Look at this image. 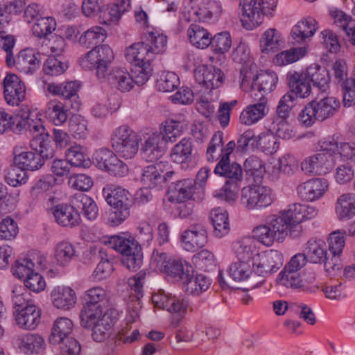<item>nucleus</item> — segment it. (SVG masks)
<instances>
[{"mask_svg":"<svg viewBox=\"0 0 355 355\" xmlns=\"http://www.w3.org/2000/svg\"><path fill=\"white\" fill-rule=\"evenodd\" d=\"M182 132L180 122L173 119L166 120L162 123V131L150 135L141 146V151L147 162L157 161L165 153L167 143L176 141Z\"/></svg>","mask_w":355,"mask_h":355,"instance_id":"nucleus-1","label":"nucleus"},{"mask_svg":"<svg viewBox=\"0 0 355 355\" xmlns=\"http://www.w3.org/2000/svg\"><path fill=\"white\" fill-rule=\"evenodd\" d=\"M103 194L107 204L113 209L109 215L108 223L112 226L121 224L130 216V209L133 204L132 196L121 187L104 188Z\"/></svg>","mask_w":355,"mask_h":355,"instance_id":"nucleus-2","label":"nucleus"},{"mask_svg":"<svg viewBox=\"0 0 355 355\" xmlns=\"http://www.w3.org/2000/svg\"><path fill=\"white\" fill-rule=\"evenodd\" d=\"M340 107L339 100L333 96L313 100L300 112L298 119L303 126L311 127L317 121H324L334 116Z\"/></svg>","mask_w":355,"mask_h":355,"instance_id":"nucleus-3","label":"nucleus"},{"mask_svg":"<svg viewBox=\"0 0 355 355\" xmlns=\"http://www.w3.org/2000/svg\"><path fill=\"white\" fill-rule=\"evenodd\" d=\"M112 248L122 255L121 263L129 270L136 271L143 263L141 246L134 238L124 236H112L107 242Z\"/></svg>","mask_w":355,"mask_h":355,"instance_id":"nucleus-4","label":"nucleus"},{"mask_svg":"<svg viewBox=\"0 0 355 355\" xmlns=\"http://www.w3.org/2000/svg\"><path fill=\"white\" fill-rule=\"evenodd\" d=\"M87 314L80 313L81 326L92 330V336L96 342L105 340L110 334V330L114 324L116 317L114 309H108L103 313V311L98 313L93 312L90 317Z\"/></svg>","mask_w":355,"mask_h":355,"instance_id":"nucleus-5","label":"nucleus"},{"mask_svg":"<svg viewBox=\"0 0 355 355\" xmlns=\"http://www.w3.org/2000/svg\"><path fill=\"white\" fill-rule=\"evenodd\" d=\"M112 49L106 44H98L92 48L80 60V65L85 69L96 70V76L101 82L106 78L109 64L114 59Z\"/></svg>","mask_w":355,"mask_h":355,"instance_id":"nucleus-6","label":"nucleus"},{"mask_svg":"<svg viewBox=\"0 0 355 355\" xmlns=\"http://www.w3.org/2000/svg\"><path fill=\"white\" fill-rule=\"evenodd\" d=\"M250 72L245 71L241 69L240 71V86L244 91H248L250 88L251 96L257 99V97L261 96V94H266L271 92L277 83V74L270 71H261L255 78H253V83L250 87L251 80Z\"/></svg>","mask_w":355,"mask_h":355,"instance_id":"nucleus-7","label":"nucleus"},{"mask_svg":"<svg viewBox=\"0 0 355 355\" xmlns=\"http://www.w3.org/2000/svg\"><path fill=\"white\" fill-rule=\"evenodd\" d=\"M284 225L282 219L277 218L276 215H271L266 218L264 224L253 229V236L263 245L270 247L275 241L282 242L288 235Z\"/></svg>","mask_w":355,"mask_h":355,"instance_id":"nucleus-8","label":"nucleus"},{"mask_svg":"<svg viewBox=\"0 0 355 355\" xmlns=\"http://www.w3.org/2000/svg\"><path fill=\"white\" fill-rule=\"evenodd\" d=\"M139 136L128 125L117 128L112 137L114 150L125 159L135 157L139 150Z\"/></svg>","mask_w":355,"mask_h":355,"instance_id":"nucleus-9","label":"nucleus"},{"mask_svg":"<svg viewBox=\"0 0 355 355\" xmlns=\"http://www.w3.org/2000/svg\"><path fill=\"white\" fill-rule=\"evenodd\" d=\"M92 159L96 166L110 175L116 177H123L128 171L125 164L109 148H101L97 149L92 155Z\"/></svg>","mask_w":355,"mask_h":355,"instance_id":"nucleus-10","label":"nucleus"},{"mask_svg":"<svg viewBox=\"0 0 355 355\" xmlns=\"http://www.w3.org/2000/svg\"><path fill=\"white\" fill-rule=\"evenodd\" d=\"M33 151H24L15 156V164L21 166L26 171L40 169L46 160L54 157L55 151L53 146H41L37 149L31 148Z\"/></svg>","mask_w":355,"mask_h":355,"instance_id":"nucleus-11","label":"nucleus"},{"mask_svg":"<svg viewBox=\"0 0 355 355\" xmlns=\"http://www.w3.org/2000/svg\"><path fill=\"white\" fill-rule=\"evenodd\" d=\"M241 200L246 208L252 210L267 207L273 202L270 190L261 185L243 187L241 190Z\"/></svg>","mask_w":355,"mask_h":355,"instance_id":"nucleus-12","label":"nucleus"},{"mask_svg":"<svg viewBox=\"0 0 355 355\" xmlns=\"http://www.w3.org/2000/svg\"><path fill=\"white\" fill-rule=\"evenodd\" d=\"M241 22L244 28L252 30L260 26L268 11L264 2L258 0H241Z\"/></svg>","mask_w":355,"mask_h":355,"instance_id":"nucleus-13","label":"nucleus"},{"mask_svg":"<svg viewBox=\"0 0 355 355\" xmlns=\"http://www.w3.org/2000/svg\"><path fill=\"white\" fill-rule=\"evenodd\" d=\"M235 147L236 144L234 141L227 143L226 153L218 161L214 171L215 174L227 178V181L241 183L243 176L242 167L236 162L230 163V156Z\"/></svg>","mask_w":355,"mask_h":355,"instance_id":"nucleus-14","label":"nucleus"},{"mask_svg":"<svg viewBox=\"0 0 355 355\" xmlns=\"http://www.w3.org/2000/svg\"><path fill=\"white\" fill-rule=\"evenodd\" d=\"M20 116L21 121L24 123L23 130H28L32 135L30 141L31 148L37 149V147L40 148L41 146H53L51 137L40 119H31L29 110L25 112Z\"/></svg>","mask_w":355,"mask_h":355,"instance_id":"nucleus-15","label":"nucleus"},{"mask_svg":"<svg viewBox=\"0 0 355 355\" xmlns=\"http://www.w3.org/2000/svg\"><path fill=\"white\" fill-rule=\"evenodd\" d=\"M345 243L344 234L340 231L333 232L329 234L328 239L329 254L326 257L324 262V268L327 272L331 273L341 269L342 262L340 255L345 246Z\"/></svg>","mask_w":355,"mask_h":355,"instance_id":"nucleus-16","label":"nucleus"},{"mask_svg":"<svg viewBox=\"0 0 355 355\" xmlns=\"http://www.w3.org/2000/svg\"><path fill=\"white\" fill-rule=\"evenodd\" d=\"M304 205L294 203L288 206V209L276 215L277 218L284 221L285 230L292 238H298L302 231L300 223L304 220L303 210Z\"/></svg>","mask_w":355,"mask_h":355,"instance_id":"nucleus-17","label":"nucleus"},{"mask_svg":"<svg viewBox=\"0 0 355 355\" xmlns=\"http://www.w3.org/2000/svg\"><path fill=\"white\" fill-rule=\"evenodd\" d=\"M283 264V257L277 250H271L259 254L252 265V271L259 276L266 277L277 272Z\"/></svg>","mask_w":355,"mask_h":355,"instance_id":"nucleus-18","label":"nucleus"},{"mask_svg":"<svg viewBox=\"0 0 355 355\" xmlns=\"http://www.w3.org/2000/svg\"><path fill=\"white\" fill-rule=\"evenodd\" d=\"M335 159L328 153L319 152L306 158L301 164V168L305 173L325 175L333 168Z\"/></svg>","mask_w":355,"mask_h":355,"instance_id":"nucleus-19","label":"nucleus"},{"mask_svg":"<svg viewBox=\"0 0 355 355\" xmlns=\"http://www.w3.org/2000/svg\"><path fill=\"white\" fill-rule=\"evenodd\" d=\"M194 77L199 85L211 91L223 85L225 75L220 69L213 66L200 65L194 71Z\"/></svg>","mask_w":355,"mask_h":355,"instance_id":"nucleus-20","label":"nucleus"},{"mask_svg":"<svg viewBox=\"0 0 355 355\" xmlns=\"http://www.w3.org/2000/svg\"><path fill=\"white\" fill-rule=\"evenodd\" d=\"M181 241L184 250L195 252L207 243V230L202 224L193 225L183 232Z\"/></svg>","mask_w":355,"mask_h":355,"instance_id":"nucleus-21","label":"nucleus"},{"mask_svg":"<svg viewBox=\"0 0 355 355\" xmlns=\"http://www.w3.org/2000/svg\"><path fill=\"white\" fill-rule=\"evenodd\" d=\"M329 184L324 178H313L297 187L299 197L306 201H313L321 198L327 191Z\"/></svg>","mask_w":355,"mask_h":355,"instance_id":"nucleus-22","label":"nucleus"},{"mask_svg":"<svg viewBox=\"0 0 355 355\" xmlns=\"http://www.w3.org/2000/svg\"><path fill=\"white\" fill-rule=\"evenodd\" d=\"M125 58L134 65L151 64L155 58L153 46L144 42L134 43L126 49Z\"/></svg>","mask_w":355,"mask_h":355,"instance_id":"nucleus-23","label":"nucleus"},{"mask_svg":"<svg viewBox=\"0 0 355 355\" xmlns=\"http://www.w3.org/2000/svg\"><path fill=\"white\" fill-rule=\"evenodd\" d=\"M41 62V53L31 49L21 50L17 59L14 58V65L25 74H33L40 68Z\"/></svg>","mask_w":355,"mask_h":355,"instance_id":"nucleus-24","label":"nucleus"},{"mask_svg":"<svg viewBox=\"0 0 355 355\" xmlns=\"http://www.w3.org/2000/svg\"><path fill=\"white\" fill-rule=\"evenodd\" d=\"M195 190V182L192 179H183L172 182L168 188V200L178 203L189 200Z\"/></svg>","mask_w":355,"mask_h":355,"instance_id":"nucleus-25","label":"nucleus"},{"mask_svg":"<svg viewBox=\"0 0 355 355\" xmlns=\"http://www.w3.org/2000/svg\"><path fill=\"white\" fill-rule=\"evenodd\" d=\"M290 93L300 98H306L311 93V87L306 73L290 71L286 75Z\"/></svg>","mask_w":355,"mask_h":355,"instance_id":"nucleus-26","label":"nucleus"},{"mask_svg":"<svg viewBox=\"0 0 355 355\" xmlns=\"http://www.w3.org/2000/svg\"><path fill=\"white\" fill-rule=\"evenodd\" d=\"M107 81L116 89L122 92L130 91L134 87L133 77L125 69L115 67L106 72Z\"/></svg>","mask_w":355,"mask_h":355,"instance_id":"nucleus-27","label":"nucleus"},{"mask_svg":"<svg viewBox=\"0 0 355 355\" xmlns=\"http://www.w3.org/2000/svg\"><path fill=\"white\" fill-rule=\"evenodd\" d=\"M258 102L248 105L241 114L240 121L245 125H252L262 119L267 112V98L264 94L257 97Z\"/></svg>","mask_w":355,"mask_h":355,"instance_id":"nucleus-28","label":"nucleus"},{"mask_svg":"<svg viewBox=\"0 0 355 355\" xmlns=\"http://www.w3.org/2000/svg\"><path fill=\"white\" fill-rule=\"evenodd\" d=\"M14 312L17 324L24 329H35L40 321V310L34 304Z\"/></svg>","mask_w":355,"mask_h":355,"instance_id":"nucleus-29","label":"nucleus"},{"mask_svg":"<svg viewBox=\"0 0 355 355\" xmlns=\"http://www.w3.org/2000/svg\"><path fill=\"white\" fill-rule=\"evenodd\" d=\"M80 88V84L76 81H70L61 85L54 83L48 85V91L53 95L62 96L64 99L69 101H74L71 104V107L78 110L80 104L76 100L78 98V92Z\"/></svg>","mask_w":355,"mask_h":355,"instance_id":"nucleus-30","label":"nucleus"},{"mask_svg":"<svg viewBox=\"0 0 355 355\" xmlns=\"http://www.w3.org/2000/svg\"><path fill=\"white\" fill-rule=\"evenodd\" d=\"M56 222L64 227H73L79 223L80 215L73 205H58L53 208Z\"/></svg>","mask_w":355,"mask_h":355,"instance_id":"nucleus-31","label":"nucleus"},{"mask_svg":"<svg viewBox=\"0 0 355 355\" xmlns=\"http://www.w3.org/2000/svg\"><path fill=\"white\" fill-rule=\"evenodd\" d=\"M86 303L82 309L80 313L87 314L89 317L92 316L93 312L103 311L101 302H103L107 296L106 291L100 286L93 287L86 291ZM88 318V316H87Z\"/></svg>","mask_w":355,"mask_h":355,"instance_id":"nucleus-32","label":"nucleus"},{"mask_svg":"<svg viewBox=\"0 0 355 355\" xmlns=\"http://www.w3.org/2000/svg\"><path fill=\"white\" fill-rule=\"evenodd\" d=\"M211 187L214 189L212 195L214 198L224 200L230 204L234 203L238 198L240 183L232 181H225V184L220 187V184L216 180L211 182Z\"/></svg>","mask_w":355,"mask_h":355,"instance_id":"nucleus-33","label":"nucleus"},{"mask_svg":"<svg viewBox=\"0 0 355 355\" xmlns=\"http://www.w3.org/2000/svg\"><path fill=\"white\" fill-rule=\"evenodd\" d=\"M53 304L59 309L69 310L74 306L76 296L70 287L55 288L51 292Z\"/></svg>","mask_w":355,"mask_h":355,"instance_id":"nucleus-34","label":"nucleus"},{"mask_svg":"<svg viewBox=\"0 0 355 355\" xmlns=\"http://www.w3.org/2000/svg\"><path fill=\"white\" fill-rule=\"evenodd\" d=\"M70 203L73 205L76 210L81 211L84 216L89 220H94L98 216V207L92 198L87 195L78 193L73 195Z\"/></svg>","mask_w":355,"mask_h":355,"instance_id":"nucleus-35","label":"nucleus"},{"mask_svg":"<svg viewBox=\"0 0 355 355\" xmlns=\"http://www.w3.org/2000/svg\"><path fill=\"white\" fill-rule=\"evenodd\" d=\"M309 80L314 87L322 92H325L329 87L331 77L329 71L318 64L310 65L306 70Z\"/></svg>","mask_w":355,"mask_h":355,"instance_id":"nucleus-36","label":"nucleus"},{"mask_svg":"<svg viewBox=\"0 0 355 355\" xmlns=\"http://www.w3.org/2000/svg\"><path fill=\"white\" fill-rule=\"evenodd\" d=\"M315 25V20L311 17L300 21L291 30V36L293 43L300 44L312 37L316 31Z\"/></svg>","mask_w":355,"mask_h":355,"instance_id":"nucleus-37","label":"nucleus"},{"mask_svg":"<svg viewBox=\"0 0 355 355\" xmlns=\"http://www.w3.org/2000/svg\"><path fill=\"white\" fill-rule=\"evenodd\" d=\"M73 322L67 318H59L53 323L51 333L49 336V342L53 345H57L64 339L70 337L72 332Z\"/></svg>","mask_w":355,"mask_h":355,"instance_id":"nucleus-38","label":"nucleus"},{"mask_svg":"<svg viewBox=\"0 0 355 355\" xmlns=\"http://www.w3.org/2000/svg\"><path fill=\"white\" fill-rule=\"evenodd\" d=\"M227 144L224 146L223 133L216 132L212 136L206 151V158L209 162L213 163L221 159L225 153Z\"/></svg>","mask_w":355,"mask_h":355,"instance_id":"nucleus-39","label":"nucleus"},{"mask_svg":"<svg viewBox=\"0 0 355 355\" xmlns=\"http://www.w3.org/2000/svg\"><path fill=\"white\" fill-rule=\"evenodd\" d=\"M56 28L55 20L51 17H40L32 26L33 35L42 40V45Z\"/></svg>","mask_w":355,"mask_h":355,"instance_id":"nucleus-40","label":"nucleus"},{"mask_svg":"<svg viewBox=\"0 0 355 355\" xmlns=\"http://www.w3.org/2000/svg\"><path fill=\"white\" fill-rule=\"evenodd\" d=\"M162 163L160 162L155 164L149 165L143 169L141 181L144 186L148 189L156 187H162Z\"/></svg>","mask_w":355,"mask_h":355,"instance_id":"nucleus-41","label":"nucleus"},{"mask_svg":"<svg viewBox=\"0 0 355 355\" xmlns=\"http://www.w3.org/2000/svg\"><path fill=\"white\" fill-rule=\"evenodd\" d=\"M210 219L214 226V234L221 238L227 234L230 230L227 212L220 207L211 209Z\"/></svg>","mask_w":355,"mask_h":355,"instance_id":"nucleus-42","label":"nucleus"},{"mask_svg":"<svg viewBox=\"0 0 355 355\" xmlns=\"http://www.w3.org/2000/svg\"><path fill=\"white\" fill-rule=\"evenodd\" d=\"M324 243L322 241H317L311 239L306 244L304 253L307 261L313 263H321L326 261V257L329 254V252L324 250Z\"/></svg>","mask_w":355,"mask_h":355,"instance_id":"nucleus-43","label":"nucleus"},{"mask_svg":"<svg viewBox=\"0 0 355 355\" xmlns=\"http://www.w3.org/2000/svg\"><path fill=\"white\" fill-rule=\"evenodd\" d=\"M187 34L192 44L198 49H206L211 43L210 33L198 24H191Z\"/></svg>","mask_w":355,"mask_h":355,"instance_id":"nucleus-44","label":"nucleus"},{"mask_svg":"<svg viewBox=\"0 0 355 355\" xmlns=\"http://www.w3.org/2000/svg\"><path fill=\"white\" fill-rule=\"evenodd\" d=\"M106 31L101 26H94L85 31L78 40V43L86 48L98 46L106 38Z\"/></svg>","mask_w":355,"mask_h":355,"instance_id":"nucleus-45","label":"nucleus"},{"mask_svg":"<svg viewBox=\"0 0 355 355\" xmlns=\"http://www.w3.org/2000/svg\"><path fill=\"white\" fill-rule=\"evenodd\" d=\"M21 120L20 115H12L0 110V135L8 130L21 133L24 127V123Z\"/></svg>","mask_w":355,"mask_h":355,"instance_id":"nucleus-46","label":"nucleus"},{"mask_svg":"<svg viewBox=\"0 0 355 355\" xmlns=\"http://www.w3.org/2000/svg\"><path fill=\"white\" fill-rule=\"evenodd\" d=\"M336 212L341 219H349L355 215V194L340 196L337 200Z\"/></svg>","mask_w":355,"mask_h":355,"instance_id":"nucleus-47","label":"nucleus"},{"mask_svg":"<svg viewBox=\"0 0 355 355\" xmlns=\"http://www.w3.org/2000/svg\"><path fill=\"white\" fill-rule=\"evenodd\" d=\"M67 105L57 101H52L48 104L46 114L55 125H61L68 118Z\"/></svg>","mask_w":355,"mask_h":355,"instance_id":"nucleus-48","label":"nucleus"},{"mask_svg":"<svg viewBox=\"0 0 355 355\" xmlns=\"http://www.w3.org/2000/svg\"><path fill=\"white\" fill-rule=\"evenodd\" d=\"M44 347V339L37 334H28L21 339L19 348L25 354H39Z\"/></svg>","mask_w":355,"mask_h":355,"instance_id":"nucleus-49","label":"nucleus"},{"mask_svg":"<svg viewBox=\"0 0 355 355\" xmlns=\"http://www.w3.org/2000/svg\"><path fill=\"white\" fill-rule=\"evenodd\" d=\"M76 256L73 245L66 241L58 243L55 248L54 259L60 266H67Z\"/></svg>","mask_w":355,"mask_h":355,"instance_id":"nucleus-50","label":"nucleus"},{"mask_svg":"<svg viewBox=\"0 0 355 355\" xmlns=\"http://www.w3.org/2000/svg\"><path fill=\"white\" fill-rule=\"evenodd\" d=\"M191 269V266L184 263L181 260L171 259L162 272L174 278L176 281H181L182 279H187V273Z\"/></svg>","mask_w":355,"mask_h":355,"instance_id":"nucleus-51","label":"nucleus"},{"mask_svg":"<svg viewBox=\"0 0 355 355\" xmlns=\"http://www.w3.org/2000/svg\"><path fill=\"white\" fill-rule=\"evenodd\" d=\"M191 151L192 144L191 141L184 138L173 148L171 157L174 162L182 164L191 158Z\"/></svg>","mask_w":355,"mask_h":355,"instance_id":"nucleus-52","label":"nucleus"},{"mask_svg":"<svg viewBox=\"0 0 355 355\" xmlns=\"http://www.w3.org/2000/svg\"><path fill=\"white\" fill-rule=\"evenodd\" d=\"M343 94L344 107L355 105V78L349 77L337 83Z\"/></svg>","mask_w":355,"mask_h":355,"instance_id":"nucleus-53","label":"nucleus"},{"mask_svg":"<svg viewBox=\"0 0 355 355\" xmlns=\"http://www.w3.org/2000/svg\"><path fill=\"white\" fill-rule=\"evenodd\" d=\"M27 172L19 165L10 166L6 172L5 180L12 187H17L25 184L28 180Z\"/></svg>","mask_w":355,"mask_h":355,"instance_id":"nucleus-54","label":"nucleus"},{"mask_svg":"<svg viewBox=\"0 0 355 355\" xmlns=\"http://www.w3.org/2000/svg\"><path fill=\"white\" fill-rule=\"evenodd\" d=\"M189 302L184 298H178L175 296H170L168 302L167 310L170 313H176L177 315L172 319V323L177 325L187 312Z\"/></svg>","mask_w":355,"mask_h":355,"instance_id":"nucleus-55","label":"nucleus"},{"mask_svg":"<svg viewBox=\"0 0 355 355\" xmlns=\"http://www.w3.org/2000/svg\"><path fill=\"white\" fill-rule=\"evenodd\" d=\"M280 38V34L275 28L268 29L260 39L261 51L267 53L276 51L279 48Z\"/></svg>","mask_w":355,"mask_h":355,"instance_id":"nucleus-56","label":"nucleus"},{"mask_svg":"<svg viewBox=\"0 0 355 355\" xmlns=\"http://www.w3.org/2000/svg\"><path fill=\"white\" fill-rule=\"evenodd\" d=\"M298 103V98L294 94L288 92L280 99L277 107V113L280 119H287L290 113Z\"/></svg>","mask_w":355,"mask_h":355,"instance_id":"nucleus-57","label":"nucleus"},{"mask_svg":"<svg viewBox=\"0 0 355 355\" xmlns=\"http://www.w3.org/2000/svg\"><path fill=\"white\" fill-rule=\"evenodd\" d=\"M277 281L282 285L292 288L306 287L304 280L298 272L282 270L279 274Z\"/></svg>","mask_w":355,"mask_h":355,"instance_id":"nucleus-58","label":"nucleus"},{"mask_svg":"<svg viewBox=\"0 0 355 355\" xmlns=\"http://www.w3.org/2000/svg\"><path fill=\"white\" fill-rule=\"evenodd\" d=\"M179 84L178 76L173 72L163 71L157 80V89L163 92H173Z\"/></svg>","mask_w":355,"mask_h":355,"instance_id":"nucleus-59","label":"nucleus"},{"mask_svg":"<svg viewBox=\"0 0 355 355\" xmlns=\"http://www.w3.org/2000/svg\"><path fill=\"white\" fill-rule=\"evenodd\" d=\"M305 53L304 48H293L277 53L275 58V62L279 66L291 64L298 60Z\"/></svg>","mask_w":355,"mask_h":355,"instance_id":"nucleus-60","label":"nucleus"},{"mask_svg":"<svg viewBox=\"0 0 355 355\" xmlns=\"http://www.w3.org/2000/svg\"><path fill=\"white\" fill-rule=\"evenodd\" d=\"M65 155L71 166L86 167L89 164V161L85 159V155L80 146H75L68 148Z\"/></svg>","mask_w":355,"mask_h":355,"instance_id":"nucleus-61","label":"nucleus"},{"mask_svg":"<svg viewBox=\"0 0 355 355\" xmlns=\"http://www.w3.org/2000/svg\"><path fill=\"white\" fill-rule=\"evenodd\" d=\"M255 146L259 148L263 153L271 155L278 148L277 139L272 134H261L256 137Z\"/></svg>","mask_w":355,"mask_h":355,"instance_id":"nucleus-62","label":"nucleus"},{"mask_svg":"<svg viewBox=\"0 0 355 355\" xmlns=\"http://www.w3.org/2000/svg\"><path fill=\"white\" fill-rule=\"evenodd\" d=\"M67 68V62L58 60L55 56H51L44 63L43 71L46 75L58 76L63 73Z\"/></svg>","mask_w":355,"mask_h":355,"instance_id":"nucleus-63","label":"nucleus"},{"mask_svg":"<svg viewBox=\"0 0 355 355\" xmlns=\"http://www.w3.org/2000/svg\"><path fill=\"white\" fill-rule=\"evenodd\" d=\"M210 45L214 50L220 53L227 52L232 46V39L228 32H222L216 34L211 39Z\"/></svg>","mask_w":355,"mask_h":355,"instance_id":"nucleus-64","label":"nucleus"}]
</instances>
